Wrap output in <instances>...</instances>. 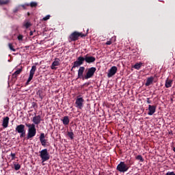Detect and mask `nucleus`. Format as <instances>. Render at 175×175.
Here are the masks:
<instances>
[{
	"instance_id": "20",
	"label": "nucleus",
	"mask_w": 175,
	"mask_h": 175,
	"mask_svg": "<svg viewBox=\"0 0 175 175\" xmlns=\"http://www.w3.org/2000/svg\"><path fill=\"white\" fill-rule=\"evenodd\" d=\"M22 72H23V68H20V69L17 70L16 71H15L12 74L13 79H17V76H18V75H20V73H21Z\"/></svg>"
},
{
	"instance_id": "12",
	"label": "nucleus",
	"mask_w": 175,
	"mask_h": 175,
	"mask_svg": "<svg viewBox=\"0 0 175 175\" xmlns=\"http://www.w3.org/2000/svg\"><path fill=\"white\" fill-rule=\"evenodd\" d=\"M84 70H85V67L81 66L78 70V79H82V80H85L84 77Z\"/></svg>"
},
{
	"instance_id": "19",
	"label": "nucleus",
	"mask_w": 175,
	"mask_h": 175,
	"mask_svg": "<svg viewBox=\"0 0 175 175\" xmlns=\"http://www.w3.org/2000/svg\"><path fill=\"white\" fill-rule=\"evenodd\" d=\"M64 125L66 126V125H69V123L70 122V120H69V116H64L63 118V119L62 120Z\"/></svg>"
},
{
	"instance_id": "37",
	"label": "nucleus",
	"mask_w": 175,
	"mask_h": 175,
	"mask_svg": "<svg viewBox=\"0 0 175 175\" xmlns=\"http://www.w3.org/2000/svg\"><path fill=\"white\" fill-rule=\"evenodd\" d=\"M84 85H86L87 87H88V85H90V83H85L83 85V87Z\"/></svg>"
},
{
	"instance_id": "27",
	"label": "nucleus",
	"mask_w": 175,
	"mask_h": 175,
	"mask_svg": "<svg viewBox=\"0 0 175 175\" xmlns=\"http://www.w3.org/2000/svg\"><path fill=\"white\" fill-rule=\"evenodd\" d=\"M67 135L68 136V137H70V139L71 140H73V139H74V137H73V136H75V133H73V132H70V131H68V132L67 133Z\"/></svg>"
},
{
	"instance_id": "10",
	"label": "nucleus",
	"mask_w": 175,
	"mask_h": 175,
	"mask_svg": "<svg viewBox=\"0 0 175 175\" xmlns=\"http://www.w3.org/2000/svg\"><path fill=\"white\" fill-rule=\"evenodd\" d=\"M44 133H42L40 135V142L43 147H48L50 145L47 139H46Z\"/></svg>"
},
{
	"instance_id": "25",
	"label": "nucleus",
	"mask_w": 175,
	"mask_h": 175,
	"mask_svg": "<svg viewBox=\"0 0 175 175\" xmlns=\"http://www.w3.org/2000/svg\"><path fill=\"white\" fill-rule=\"evenodd\" d=\"M10 2V0H0V6L2 5H8Z\"/></svg>"
},
{
	"instance_id": "18",
	"label": "nucleus",
	"mask_w": 175,
	"mask_h": 175,
	"mask_svg": "<svg viewBox=\"0 0 175 175\" xmlns=\"http://www.w3.org/2000/svg\"><path fill=\"white\" fill-rule=\"evenodd\" d=\"M8 126H9V117L7 116L4 118L3 120L2 126H3V128H8Z\"/></svg>"
},
{
	"instance_id": "34",
	"label": "nucleus",
	"mask_w": 175,
	"mask_h": 175,
	"mask_svg": "<svg viewBox=\"0 0 175 175\" xmlns=\"http://www.w3.org/2000/svg\"><path fill=\"white\" fill-rule=\"evenodd\" d=\"M165 175H175L174 172H167Z\"/></svg>"
},
{
	"instance_id": "33",
	"label": "nucleus",
	"mask_w": 175,
	"mask_h": 175,
	"mask_svg": "<svg viewBox=\"0 0 175 175\" xmlns=\"http://www.w3.org/2000/svg\"><path fill=\"white\" fill-rule=\"evenodd\" d=\"M12 160L16 159V153H11Z\"/></svg>"
},
{
	"instance_id": "24",
	"label": "nucleus",
	"mask_w": 175,
	"mask_h": 175,
	"mask_svg": "<svg viewBox=\"0 0 175 175\" xmlns=\"http://www.w3.org/2000/svg\"><path fill=\"white\" fill-rule=\"evenodd\" d=\"M135 159L137 161H139V162H144V159H143V156L139 154L135 157Z\"/></svg>"
},
{
	"instance_id": "39",
	"label": "nucleus",
	"mask_w": 175,
	"mask_h": 175,
	"mask_svg": "<svg viewBox=\"0 0 175 175\" xmlns=\"http://www.w3.org/2000/svg\"><path fill=\"white\" fill-rule=\"evenodd\" d=\"M17 12H18V9L16 8L14 10V13H17Z\"/></svg>"
},
{
	"instance_id": "17",
	"label": "nucleus",
	"mask_w": 175,
	"mask_h": 175,
	"mask_svg": "<svg viewBox=\"0 0 175 175\" xmlns=\"http://www.w3.org/2000/svg\"><path fill=\"white\" fill-rule=\"evenodd\" d=\"M153 81H154V77H148L146 80L145 85L146 87H148V86L151 85V84H152Z\"/></svg>"
},
{
	"instance_id": "31",
	"label": "nucleus",
	"mask_w": 175,
	"mask_h": 175,
	"mask_svg": "<svg viewBox=\"0 0 175 175\" xmlns=\"http://www.w3.org/2000/svg\"><path fill=\"white\" fill-rule=\"evenodd\" d=\"M47 20H50V15H46L45 17L43 18L44 21H47Z\"/></svg>"
},
{
	"instance_id": "13",
	"label": "nucleus",
	"mask_w": 175,
	"mask_h": 175,
	"mask_svg": "<svg viewBox=\"0 0 175 175\" xmlns=\"http://www.w3.org/2000/svg\"><path fill=\"white\" fill-rule=\"evenodd\" d=\"M95 61H96V58H95V57L90 56V55H88V54L85 55V62L87 64H94V62H95Z\"/></svg>"
},
{
	"instance_id": "42",
	"label": "nucleus",
	"mask_w": 175,
	"mask_h": 175,
	"mask_svg": "<svg viewBox=\"0 0 175 175\" xmlns=\"http://www.w3.org/2000/svg\"><path fill=\"white\" fill-rule=\"evenodd\" d=\"M22 8H23V9H26L25 5H22Z\"/></svg>"
},
{
	"instance_id": "16",
	"label": "nucleus",
	"mask_w": 175,
	"mask_h": 175,
	"mask_svg": "<svg viewBox=\"0 0 175 175\" xmlns=\"http://www.w3.org/2000/svg\"><path fill=\"white\" fill-rule=\"evenodd\" d=\"M172 84H173V80L169 79V78H167L165 81V87L166 88H170V87H172Z\"/></svg>"
},
{
	"instance_id": "29",
	"label": "nucleus",
	"mask_w": 175,
	"mask_h": 175,
	"mask_svg": "<svg viewBox=\"0 0 175 175\" xmlns=\"http://www.w3.org/2000/svg\"><path fill=\"white\" fill-rule=\"evenodd\" d=\"M37 95L40 98V99H43V96H42V90H38L37 92Z\"/></svg>"
},
{
	"instance_id": "3",
	"label": "nucleus",
	"mask_w": 175,
	"mask_h": 175,
	"mask_svg": "<svg viewBox=\"0 0 175 175\" xmlns=\"http://www.w3.org/2000/svg\"><path fill=\"white\" fill-rule=\"evenodd\" d=\"M85 36H87V35L82 32L74 31L69 36L68 42L70 43L71 42H76V40H79V38H85Z\"/></svg>"
},
{
	"instance_id": "15",
	"label": "nucleus",
	"mask_w": 175,
	"mask_h": 175,
	"mask_svg": "<svg viewBox=\"0 0 175 175\" xmlns=\"http://www.w3.org/2000/svg\"><path fill=\"white\" fill-rule=\"evenodd\" d=\"M59 65H60L59 59L56 58L55 59V61L52 63V64L51 66V69H52V70H55V69H57V68L55 66H59Z\"/></svg>"
},
{
	"instance_id": "36",
	"label": "nucleus",
	"mask_w": 175,
	"mask_h": 175,
	"mask_svg": "<svg viewBox=\"0 0 175 175\" xmlns=\"http://www.w3.org/2000/svg\"><path fill=\"white\" fill-rule=\"evenodd\" d=\"M105 44L110 46V44H111V40L107 41Z\"/></svg>"
},
{
	"instance_id": "38",
	"label": "nucleus",
	"mask_w": 175,
	"mask_h": 175,
	"mask_svg": "<svg viewBox=\"0 0 175 175\" xmlns=\"http://www.w3.org/2000/svg\"><path fill=\"white\" fill-rule=\"evenodd\" d=\"M169 135H173V131L170 130L169 132H168Z\"/></svg>"
},
{
	"instance_id": "41",
	"label": "nucleus",
	"mask_w": 175,
	"mask_h": 175,
	"mask_svg": "<svg viewBox=\"0 0 175 175\" xmlns=\"http://www.w3.org/2000/svg\"><path fill=\"white\" fill-rule=\"evenodd\" d=\"M172 150H173L174 152H175V147H173Z\"/></svg>"
},
{
	"instance_id": "2",
	"label": "nucleus",
	"mask_w": 175,
	"mask_h": 175,
	"mask_svg": "<svg viewBox=\"0 0 175 175\" xmlns=\"http://www.w3.org/2000/svg\"><path fill=\"white\" fill-rule=\"evenodd\" d=\"M133 165V162L132 161L129 160V163L126 164L124 161H121L117 166L116 170L118 172H120V173H125L129 170V167Z\"/></svg>"
},
{
	"instance_id": "7",
	"label": "nucleus",
	"mask_w": 175,
	"mask_h": 175,
	"mask_svg": "<svg viewBox=\"0 0 175 175\" xmlns=\"http://www.w3.org/2000/svg\"><path fill=\"white\" fill-rule=\"evenodd\" d=\"M96 72V68L92 67L88 70L86 75L84 76L85 80H88V79H91V77H94V75Z\"/></svg>"
},
{
	"instance_id": "9",
	"label": "nucleus",
	"mask_w": 175,
	"mask_h": 175,
	"mask_svg": "<svg viewBox=\"0 0 175 175\" xmlns=\"http://www.w3.org/2000/svg\"><path fill=\"white\" fill-rule=\"evenodd\" d=\"M35 72H36V66H31V69L29 72V77L26 82V85H28L31 81L33 79V75H35Z\"/></svg>"
},
{
	"instance_id": "26",
	"label": "nucleus",
	"mask_w": 175,
	"mask_h": 175,
	"mask_svg": "<svg viewBox=\"0 0 175 175\" xmlns=\"http://www.w3.org/2000/svg\"><path fill=\"white\" fill-rule=\"evenodd\" d=\"M8 47L11 51H16V49H14V46H13V43H8Z\"/></svg>"
},
{
	"instance_id": "40",
	"label": "nucleus",
	"mask_w": 175,
	"mask_h": 175,
	"mask_svg": "<svg viewBox=\"0 0 175 175\" xmlns=\"http://www.w3.org/2000/svg\"><path fill=\"white\" fill-rule=\"evenodd\" d=\"M33 35V31H30V36H32Z\"/></svg>"
},
{
	"instance_id": "6",
	"label": "nucleus",
	"mask_w": 175,
	"mask_h": 175,
	"mask_svg": "<svg viewBox=\"0 0 175 175\" xmlns=\"http://www.w3.org/2000/svg\"><path fill=\"white\" fill-rule=\"evenodd\" d=\"M40 157L41 158L42 162H46L50 159V153H49V150L47 148L43 149L40 151Z\"/></svg>"
},
{
	"instance_id": "22",
	"label": "nucleus",
	"mask_w": 175,
	"mask_h": 175,
	"mask_svg": "<svg viewBox=\"0 0 175 175\" xmlns=\"http://www.w3.org/2000/svg\"><path fill=\"white\" fill-rule=\"evenodd\" d=\"M142 66H143V63L142 62H139V63H136L133 68H134V69H137V70H139V69H140V68H142Z\"/></svg>"
},
{
	"instance_id": "32",
	"label": "nucleus",
	"mask_w": 175,
	"mask_h": 175,
	"mask_svg": "<svg viewBox=\"0 0 175 175\" xmlns=\"http://www.w3.org/2000/svg\"><path fill=\"white\" fill-rule=\"evenodd\" d=\"M150 98H146V103L148 105H151L152 103V101H151V100H150Z\"/></svg>"
},
{
	"instance_id": "4",
	"label": "nucleus",
	"mask_w": 175,
	"mask_h": 175,
	"mask_svg": "<svg viewBox=\"0 0 175 175\" xmlns=\"http://www.w3.org/2000/svg\"><path fill=\"white\" fill-rule=\"evenodd\" d=\"M15 131L16 132H17V133L20 134L21 139H23V137H25L27 133V131L25 130V125L19 124L16 126Z\"/></svg>"
},
{
	"instance_id": "21",
	"label": "nucleus",
	"mask_w": 175,
	"mask_h": 175,
	"mask_svg": "<svg viewBox=\"0 0 175 175\" xmlns=\"http://www.w3.org/2000/svg\"><path fill=\"white\" fill-rule=\"evenodd\" d=\"M23 27H25V28H26V29H28V28H29V27H32V23L29 21H25L23 23Z\"/></svg>"
},
{
	"instance_id": "30",
	"label": "nucleus",
	"mask_w": 175,
	"mask_h": 175,
	"mask_svg": "<svg viewBox=\"0 0 175 175\" xmlns=\"http://www.w3.org/2000/svg\"><path fill=\"white\" fill-rule=\"evenodd\" d=\"M23 38H24V36H23V35L19 34V35L18 36V37H17V39H18V40L21 41V40H23Z\"/></svg>"
},
{
	"instance_id": "8",
	"label": "nucleus",
	"mask_w": 175,
	"mask_h": 175,
	"mask_svg": "<svg viewBox=\"0 0 175 175\" xmlns=\"http://www.w3.org/2000/svg\"><path fill=\"white\" fill-rule=\"evenodd\" d=\"M75 105L77 109H83L84 105V99L83 98V97H80V96H78L75 101Z\"/></svg>"
},
{
	"instance_id": "11",
	"label": "nucleus",
	"mask_w": 175,
	"mask_h": 175,
	"mask_svg": "<svg viewBox=\"0 0 175 175\" xmlns=\"http://www.w3.org/2000/svg\"><path fill=\"white\" fill-rule=\"evenodd\" d=\"M117 70H118V68H117V66H112L108 72L107 74V77L110 78V77H113V76H114V75H116L117 73Z\"/></svg>"
},
{
	"instance_id": "43",
	"label": "nucleus",
	"mask_w": 175,
	"mask_h": 175,
	"mask_svg": "<svg viewBox=\"0 0 175 175\" xmlns=\"http://www.w3.org/2000/svg\"><path fill=\"white\" fill-rule=\"evenodd\" d=\"M28 16H29V12L27 13Z\"/></svg>"
},
{
	"instance_id": "14",
	"label": "nucleus",
	"mask_w": 175,
	"mask_h": 175,
	"mask_svg": "<svg viewBox=\"0 0 175 175\" xmlns=\"http://www.w3.org/2000/svg\"><path fill=\"white\" fill-rule=\"evenodd\" d=\"M148 110V115L153 116V114L155 113V111H157V106L149 105Z\"/></svg>"
},
{
	"instance_id": "28",
	"label": "nucleus",
	"mask_w": 175,
	"mask_h": 175,
	"mask_svg": "<svg viewBox=\"0 0 175 175\" xmlns=\"http://www.w3.org/2000/svg\"><path fill=\"white\" fill-rule=\"evenodd\" d=\"M14 167L15 170H20L21 169V165L20 164L14 163Z\"/></svg>"
},
{
	"instance_id": "1",
	"label": "nucleus",
	"mask_w": 175,
	"mask_h": 175,
	"mask_svg": "<svg viewBox=\"0 0 175 175\" xmlns=\"http://www.w3.org/2000/svg\"><path fill=\"white\" fill-rule=\"evenodd\" d=\"M41 121L42 118L40 116V115H38L35 116L33 118L32 122H33V124H25L26 126L28 128V132L27 137L24 138V140H25V139L27 140H31L33 137H35V136H36V127L35 126V125H39Z\"/></svg>"
},
{
	"instance_id": "5",
	"label": "nucleus",
	"mask_w": 175,
	"mask_h": 175,
	"mask_svg": "<svg viewBox=\"0 0 175 175\" xmlns=\"http://www.w3.org/2000/svg\"><path fill=\"white\" fill-rule=\"evenodd\" d=\"M85 62V56H79L77 57V60L74 62L73 66L71 68V70H73L75 68H79V66H81Z\"/></svg>"
},
{
	"instance_id": "35",
	"label": "nucleus",
	"mask_w": 175,
	"mask_h": 175,
	"mask_svg": "<svg viewBox=\"0 0 175 175\" xmlns=\"http://www.w3.org/2000/svg\"><path fill=\"white\" fill-rule=\"evenodd\" d=\"M32 107L35 108V107H38V104H36V103L33 102L32 103Z\"/></svg>"
},
{
	"instance_id": "23",
	"label": "nucleus",
	"mask_w": 175,
	"mask_h": 175,
	"mask_svg": "<svg viewBox=\"0 0 175 175\" xmlns=\"http://www.w3.org/2000/svg\"><path fill=\"white\" fill-rule=\"evenodd\" d=\"M26 6H30L31 8H36V6H38V3L32 1L29 4H26Z\"/></svg>"
}]
</instances>
